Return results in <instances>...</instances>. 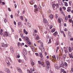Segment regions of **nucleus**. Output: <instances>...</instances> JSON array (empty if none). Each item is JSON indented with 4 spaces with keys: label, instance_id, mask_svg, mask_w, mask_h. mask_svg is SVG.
Masks as SVG:
<instances>
[{
    "label": "nucleus",
    "instance_id": "nucleus-1",
    "mask_svg": "<svg viewBox=\"0 0 73 73\" xmlns=\"http://www.w3.org/2000/svg\"><path fill=\"white\" fill-rule=\"evenodd\" d=\"M4 70L7 73H11V71H10L9 70L8 68H4Z\"/></svg>",
    "mask_w": 73,
    "mask_h": 73
},
{
    "label": "nucleus",
    "instance_id": "nucleus-2",
    "mask_svg": "<svg viewBox=\"0 0 73 73\" xmlns=\"http://www.w3.org/2000/svg\"><path fill=\"white\" fill-rule=\"evenodd\" d=\"M6 62L7 63V66H10V65H11V63L9 61V60H6Z\"/></svg>",
    "mask_w": 73,
    "mask_h": 73
},
{
    "label": "nucleus",
    "instance_id": "nucleus-3",
    "mask_svg": "<svg viewBox=\"0 0 73 73\" xmlns=\"http://www.w3.org/2000/svg\"><path fill=\"white\" fill-rule=\"evenodd\" d=\"M42 46H43V45H42L41 47H39V49L41 50L42 52H44L45 51V48Z\"/></svg>",
    "mask_w": 73,
    "mask_h": 73
},
{
    "label": "nucleus",
    "instance_id": "nucleus-4",
    "mask_svg": "<svg viewBox=\"0 0 73 73\" xmlns=\"http://www.w3.org/2000/svg\"><path fill=\"white\" fill-rule=\"evenodd\" d=\"M34 7L35 8L34 11H38V9L37 8V5H34Z\"/></svg>",
    "mask_w": 73,
    "mask_h": 73
},
{
    "label": "nucleus",
    "instance_id": "nucleus-5",
    "mask_svg": "<svg viewBox=\"0 0 73 73\" xmlns=\"http://www.w3.org/2000/svg\"><path fill=\"white\" fill-rule=\"evenodd\" d=\"M4 34H3V36L4 37H5V36H6L7 37L8 36V33L7 32H5L4 33Z\"/></svg>",
    "mask_w": 73,
    "mask_h": 73
},
{
    "label": "nucleus",
    "instance_id": "nucleus-6",
    "mask_svg": "<svg viewBox=\"0 0 73 73\" xmlns=\"http://www.w3.org/2000/svg\"><path fill=\"white\" fill-rule=\"evenodd\" d=\"M17 69L19 72H20V73H23V71H22L21 69L17 67Z\"/></svg>",
    "mask_w": 73,
    "mask_h": 73
},
{
    "label": "nucleus",
    "instance_id": "nucleus-7",
    "mask_svg": "<svg viewBox=\"0 0 73 73\" xmlns=\"http://www.w3.org/2000/svg\"><path fill=\"white\" fill-rule=\"evenodd\" d=\"M52 7L53 10H54V11L55 10V9H54L55 8V7H56V5L55 4L53 3L52 4Z\"/></svg>",
    "mask_w": 73,
    "mask_h": 73
},
{
    "label": "nucleus",
    "instance_id": "nucleus-8",
    "mask_svg": "<svg viewBox=\"0 0 73 73\" xmlns=\"http://www.w3.org/2000/svg\"><path fill=\"white\" fill-rule=\"evenodd\" d=\"M30 4L31 5H33L34 4H35V1L33 0L30 1Z\"/></svg>",
    "mask_w": 73,
    "mask_h": 73
},
{
    "label": "nucleus",
    "instance_id": "nucleus-9",
    "mask_svg": "<svg viewBox=\"0 0 73 73\" xmlns=\"http://www.w3.org/2000/svg\"><path fill=\"white\" fill-rule=\"evenodd\" d=\"M49 66H47L46 67V69L47 72H48L49 70Z\"/></svg>",
    "mask_w": 73,
    "mask_h": 73
},
{
    "label": "nucleus",
    "instance_id": "nucleus-10",
    "mask_svg": "<svg viewBox=\"0 0 73 73\" xmlns=\"http://www.w3.org/2000/svg\"><path fill=\"white\" fill-rule=\"evenodd\" d=\"M23 51L24 53L25 54H27V50H26V48H24L23 50Z\"/></svg>",
    "mask_w": 73,
    "mask_h": 73
},
{
    "label": "nucleus",
    "instance_id": "nucleus-11",
    "mask_svg": "<svg viewBox=\"0 0 73 73\" xmlns=\"http://www.w3.org/2000/svg\"><path fill=\"white\" fill-rule=\"evenodd\" d=\"M43 21L44 23H45L46 24H48V21L46 20V19H44Z\"/></svg>",
    "mask_w": 73,
    "mask_h": 73
},
{
    "label": "nucleus",
    "instance_id": "nucleus-12",
    "mask_svg": "<svg viewBox=\"0 0 73 73\" xmlns=\"http://www.w3.org/2000/svg\"><path fill=\"white\" fill-rule=\"evenodd\" d=\"M54 66L56 69H58V65H57V64H55Z\"/></svg>",
    "mask_w": 73,
    "mask_h": 73
},
{
    "label": "nucleus",
    "instance_id": "nucleus-13",
    "mask_svg": "<svg viewBox=\"0 0 73 73\" xmlns=\"http://www.w3.org/2000/svg\"><path fill=\"white\" fill-rule=\"evenodd\" d=\"M10 50H11V53H13V47H11Z\"/></svg>",
    "mask_w": 73,
    "mask_h": 73
},
{
    "label": "nucleus",
    "instance_id": "nucleus-14",
    "mask_svg": "<svg viewBox=\"0 0 73 73\" xmlns=\"http://www.w3.org/2000/svg\"><path fill=\"white\" fill-rule=\"evenodd\" d=\"M67 8L68 9L67 10V11H68V12H70V11H71V9H70V8H71V7H68Z\"/></svg>",
    "mask_w": 73,
    "mask_h": 73
},
{
    "label": "nucleus",
    "instance_id": "nucleus-15",
    "mask_svg": "<svg viewBox=\"0 0 73 73\" xmlns=\"http://www.w3.org/2000/svg\"><path fill=\"white\" fill-rule=\"evenodd\" d=\"M46 64L48 65H50V62L48 60L46 61Z\"/></svg>",
    "mask_w": 73,
    "mask_h": 73
},
{
    "label": "nucleus",
    "instance_id": "nucleus-16",
    "mask_svg": "<svg viewBox=\"0 0 73 73\" xmlns=\"http://www.w3.org/2000/svg\"><path fill=\"white\" fill-rule=\"evenodd\" d=\"M68 50L69 52H72V48L71 47H69L68 48Z\"/></svg>",
    "mask_w": 73,
    "mask_h": 73
},
{
    "label": "nucleus",
    "instance_id": "nucleus-17",
    "mask_svg": "<svg viewBox=\"0 0 73 73\" xmlns=\"http://www.w3.org/2000/svg\"><path fill=\"white\" fill-rule=\"evenodd\" d=\"M39 55L40 56L41 58H42V57H43V55H42V53L41 52L39 53Z\"/></svg>",
    "mask_w": 73,
    "mask_h": 73
},
{
    "label": "nucleus",
    "instance_id": "nucleus-18",
    "mask_svg": "<svg viewBox=\"0 0 73 73\" xmlns=\"http://www.w3.org/2000/svg\"><path fill=\"white\" fill-rule=\"evenodd\" d=\"M4 21L5 23H7V18H5Z\"/></svg>",
    "mask_w": 73,
    "mask_h": 73
},
{
    "label": "nucleus",
    "instance_id": "nucleus-19",
    "mask_svg": "<svg viewBox=\"0 0 73 73\" xmlns=\"http://www.w3.org/2000/svg\"><path fill=\"white\" fill-rule=\"evenodd\" d=\"M52 57H53L54 60H56V56H55V55H53V56H52Z\"/></svg>",
    "mask_w": 73,
    "mask_h": 73
},
{
    "label": "nucleus",
    "instance_id": "nucleus-20",
    "mask_svg": "<svg viewBox=\"0 0 73 73\" xmlns=\"http://www.w3.org/2000/svg\"><path fill=\"white\" fill-rule=\"evenodd\" d=\"M58 33L57 32H56L53 34V35L54 36H56V35H57Z\"/></svg>",
    "mask_w": 73,
    "mask_h": 73
},
{
    "label": "nucleus",
    "instance_id": "nucleus-21",
    "mask_svg": "<svg viewBox=\"0 0 73 73\" xmlns=\"http://www.w3.org/2000/svg\"><path fill=\"white\" fill-rule=\"evenodd\" d=\"M64 3L65 6H68V3H67V2H64Z\"/></svg>",
    "mask_w": 73,
    "mask_h": 73
},
{
    "label": "nucleus",
    "instance_id": "nucleus-22",
    "mask_svg": "<svg viewBox=\"0 0 73 73\" xmlns=\"http://www.w3.org/2000/svg\"><path fill=\"white\" fill-rule=\"evenodd\" d=\"M53 18V15H50V19H52Z\"/></svg>",
    "mask_w": 73,
    "mask_h": 73
},
{
    "label": "nucleus",
    "instance_id": "nucleus-23",
    "mask_svg": "<svg viewBox=\"0 0 73 73\" xmlns=\"http://www.w3.org/2000/svg\"><path fill=\"white\" fill-rule=\"evenodd\" d=\"M63 58H64V59H65V58H66V55L65 54H63Z\"/></svg>",
    "mask_w": 73,
    "mask_h": 73
},
{
    "label": "nucleus",
    "instance_id": "nucleus-24",
    "mask_svg": "<svg viewBox=\"0 0 73 73\" xmlns=\"http://www.w3.org/2000/svg\"><path fill=\"white\" fill-rule=\"evenodd\" d=\"M31 26V24L30 23H28L27 25V27H29V28H30Z\"/></svg>",
    "mask_w": 73,
    "mask_h": 73
},
{
    "label": "nucleus",
    "instance_id": "nucleus-25",
    "mask_svg": "<svg viewBox=\"0 0 73 73\" xmlns=\"http://www.w3.org/2000/svg\"><path fill=\"white\" fill-rule=\"evenodd\" d=\"M55 7H56V8H58V4H56L55 5Z\"/></svg>",
    "mask_w": 73,
    "mask_h": 73
},
{
    "label": "nucleus",
    "instance_id": "nucleus-26",
    "mask_svg": "<svg viewBox=\"0 0 73 73\" xmlns=\"http://www.w3.org/2000/svg\"><path fill=\"white\" fill-rule=\"evenodd\" d=\"M64 65L65 66H68V64H67L66 62H65L64 63Z\"/></svg>",
    "mask_w": 73,
    "mask_h": 73
},
{
    "label": "nucleus",
    "instance_id": "nucleus-27",
    "mask_svg": "<svg viewBox=\"0 0 73 73\" xmlns=\"http://www.w3.org/2000/svg\"><path fill=\"white\" fill-rule=\"evenodd\" d=\"M20 18L21 19V20H23V16H21L20 17Z\"/></svg>",
    "mask_w": 73,
    "mask_h": 73
},
{
    "label": "nucleus",
    "instance_id": "nucleus-28",
    "mask_svg": "<svg viewBox=\"0 0 73 73\" xmlns=\"http://www.w3.org/2000/svg\"><path fill=\"white\" fill-rule=\"evenodd\" d=\"M55 29H52L51 30V32H52V33H53V32H55Z\"/></svg>",
    "mask_w": 73,
    "mask_h": 73
},
{
    "label": "nucleus",
    "instance_id": "nucleus-29",
    "mask_svg": "<svg viewBox=\"0 0 73 73\" xmlns=\"http://www.w3.org/2000/svg\"><path fill=\"white\" fill-rule=\"evenodd\" d=\"M69 56L71 58H73V57H72V54H69Z\"/></svg>",
    "mask_w": 73,
    "mask_h": 73
},
{
    "label": "nucleus",
    "instance_id": "nucleus-30",
    "mask_svg": "<svg viewBox=\"0 0 73 73\" xmlns=\"http://www.w3.org/2000/svg\"><path fill=\"white\" fill-rule=\"evenodd\" d=\"M36 48H34V49L32 50L33 52H36Z\"/></svg>",
    "mask_w": 73,
    "mask_h": 73
},
{
    "label": "nucleus",
    "instance_id": "nucleus-31",
    "mask_svg": "<svg viewBox=\"0 0 73 73\" xmlns=\"http://www.w3.org/2000/svg\"><path fill=\"white\" fill-rule=\"evenodd\" d=\"M15 15L16 17H19V15L17 13H15Z\"/></svg>",
    "mask_w": 73,
    "mask_h": 73
},
{
    "label": "nucleus",
    "instance_id": "nucleus-32",
    "mask_svg": "<svg viewBox=\"0 0 73 73\" xmlns=\"http://www.w3.org/2000/svg\"><path fill=\"white\" fill-rule=\"evenodd\" d=\"M61 13L63 15H64L65 14L64 13V12L62 11H61Z\"/></svg>",
    "mask_w": 73,
    "mask_h": 73
},
{
    "label": "nucleus",
    "instance_id": "nucleus-33",
    "mask_svg": "<svg viewBox=\"0 0 73 73\" xmlns=\"http://www.w3.org/2000/svg\"><path fill=\"white\" fill-rule=\"evenodd\" d=\"M21 23L20 22H19L18 23V25L19 26H20V25H21Z\"/></svg>",
    "mask_w": 73,
    "mask_h": 73
},
{
    "label": "nucleus",
    "instance_id": "nucleus-34",
    "mask_svg": "<svg viewBox=\"0 0 73 73\" xmlns=\"http://www.w3.org/2000/svg\"><path fill=\"white\" fill-rule=\"evenodd\" d=\"M58 21L59 23H61V20H60V19H58Z\"/></svg>",
    "mask_w": 73,
    "mask_h": 73
},
{
    "label": "nucleus",
    "instance_id": "nucleus-35",
    "mask_svg": "<svg viewBox=\"0 0 73 73\" xmlns=\"http://www.w3.org/2000/svg\"><path fill=\"white\" fill-rule=\"evenodd\" d=\"M48 43V44H50V43H51V39H49V42Z\"/></svg>",
    "mask_w": 73,
    "mask_h": 73
},
{
    "label": "nucleus",
    "instance_id": "nucleus-36",
    "mask_svg": "<svg viewBox=\"0 0 73 73\" xmlns=\"http://www.w3.org/2000/svg\"><path fill=\"white\" fill-rule=\"evenodd\" d=\"M31 65H32V66H33L34 65H35V63H34V62H32L31 63Z\"/></svg>",
    "mask_w": 73,
    "mask_h": 73
},
{
    "label": "nucleus",
    "instance_id": "nucleus-37",
    "mask_svg": "<svg viewBox=\"0 0 73 73\" xmlns=\"http://www.w3.org/2000/svg\"><path fill=\"white\" fill-rule=\"evenodd\" d=\"M60 70L62 72H63L64 71V69H62V68H61Z\"/></svg>",
    "mask_w": 73,
    "mask_h": 73
},
{
    "label": "nucleus",
    "instance_id": "nucleus-38",
    "mask_svg": "<svg viewBox=\"0 0 73 73\" xmlns=\"http://www.w3.org/2000/svg\"><path fill=\"white\" fill-rule=\"evenodd\" d=\"M31 72H32V70H33V72H34V71H35V69H33L32 70V69H31Z\"/></svg>",
    "mask_w": 73,
    "mask_h": 73
},
{
    "label": "nucleus",
    "instance_id": "nucleus-39",
    "mask_svg": "<svg viewBox=\"0 0 73 73\" xmlns=\"http://www.w3.org/2000/svg\"><path fill=\"white\" fill-rule=\"evenodd\" d=\"M58 2L59 4V5H60V3H61V4H62V2H60V0H58Z\"/></svg>",
    "mask_w": 73,
    "mask_h": 73
},
{
    "label": "nucleus",
    "instance_id": "nucleus-40",
    "mask_svg": "<svg viewBox=\"0 0 73 73\" xmlns=\"http://www.w3.org/2000/svg\"><path fill=\"white\" fill-rule=\"evenodd\" d=\"M69 21L70 23H72V20L71 19H69Z\"/></svg>",
    "mask_w": 73,
    "mask_h": 73
},
{
    "label": "nucleus",
    "instance_id": "nucleus-41",
    "mask_svg": "<svg viewBox=\"0 0 73 73\" xmlns=\"http://www.w3.org/2000/svg\"><path fill=\"white\" fill-rule=\"evenodd\" d=\"M62 8L65 11V10H66V7H63Z\"/></svg>",
    "mask_w": 73,
    "mask_h": 73
},
{
    "label": "nucleus",
    "instance_id": "nucleus-42",
    "mask_svg": "<svg viewBox=\"0 0 73 73\" xmlns=\"http://www.w3.org/2000/svg\"><path fill=\"white\" fill-rule=\"evenodd\" d=\"M4 33V32H0V34L1 35H3V33Z\"/></svg>",
    "mask_w": 73,
    "mask_h": 73
},
{
    "label": "nucleus",
    "instance_id": "nucleus-43",
    "mask_svg": "<svg viewBox=\"0 0 73 73\" xmlns=\"http://www.w3.org/2000/svg\"><path fill=\"white\" fill-rule=\"evenodd\" d=\"M38 62L39 65H41V63L40 62V61H38Z\"/></svg>",
    "mask_w": 73,
    "mask_h": 73
},
{
    "label": "nucleus",
    "instance_id": "nucleus-44",
    "mask_svg": "<svg viewBox=\"0 0 73 73\" xmlns=\"http://www.w3.org/2000/svg\"><path fill=\"white\" fill-rule=\"evenodd\" d=\"M26 40H27V41H29V38H28L27 37L26 38Z\"/></svg>",
    "mask_w": 73,
    "mask_h": 73
},
{
    "label": "nucleus",
    "instance_id": "nucleus-45",
    "mask_svg": "<svg viewBox=\"0 0 73 73\" xmlns=\"http://www.w3.org/2000/svg\"><path fill=\"white\" fill-rule=\"evenodd\" d=\"M8 10L9 11V12H11V9H10V8H8Z\"/></svg>",
    "mask_w": 73,
    "mask_h": 73
},
{
    "label": "nucleus",
    "instance_id": "nucleus-46",
    "mask_svg": "<svg viewBox=\"0 0 73 73\" xmlns=\"http://www.w3.org/2000/svg\"><path fill=\"white\" fill-rule=\"evenodd\" d=\"M28 43L29 44V45H31V43L29 41H28Z\"/></svg>",
    "mask_w": 73,
    "mask_h": 73
},
{
    "label": "nucleus",
    "instance_id": "nucleus-47",
    "mask_svg": "<svg viewBox=\"0 0 73 73\" xmlns=\"http://www.w3.org/2000/svg\"><path fill=\"white\" fill-rule=\"evenodd\" d=\"M25 33V35H28V31H26L25 33Z\"/></svg>",
    "mask_w": 73,
    "mask_h": 73
},
{
    "label": "nucleus",
    "instance_id": "nucleus-48",
    "mask_svg": "<svg viewBox=\"0 0 73 73\" xmlns=\"http://www.w3.org/2000/svg\"><path fill=\"white\" fill-rule=\"evenodd\" d=\"M70 5H72V2L71 1H70L69 2Z\"/></svg>",
    "mask_w": 73,
    "mask_h": 73
},
{
    "label": "nucleus",
    "instance_id": "nucleus-49",
    "mask_svg": "<svg viewBox=\"0 0 73 73\" xmlns=\"http://www.w3.org/2000/svg\"><path fill=\"white\" fill-rule=\"evenodd\" d=\"M34 48H35V47H34V46H32L31 47V49H32V50Z\"/></svg>",
    "mask_w": 73,
    "mask_h": 73
},
{
    "label": "nucleus",
    "instance_id": "nucleus-50",
    "mask_svg": "<svg viewBox=\"0 0 73 73\" xmlns=\"http://www.w3.org/2000/svg\"><path fill=\"white\" fill-rule=\"evenodd\" d=\"M42 66H43V67H45V66H44V64L43 63L42 64H41Z\"/></svg>",
    "mask_w": 73,
    "mask_h": 73
},
{
    "label": "nucleus",
    "instance_id": "nucleus-51",
    "mask_svg": "<svg viewBox=\"0 0 73 73\" xmlns=\"http://www.w3.org/2000/svg\"><path fill=\"white\" fill-rule=\"evenodd\" d=\"M18 61L19 62H21V60L20 59L18 60Z\"/></svg>",
    "mask_w": 73,
    "mask_h": 73
},
{
    "label": "nucleus",
    "instance_id": "nucleus-52",
    "mask_svg": "<svg viewBox=\"0 0 73 73\" xmlns=\"http://www.w3.org/2000/svg\"><path fill=\"white\" fill-rule=\"evenodd\" d=\"M36 40H39L40 38H39V37L38 36H37L36 37Z\"/></svg>",
    "mask_w": 73,
    "mask_h": 73
},
{
    "label": "nucleus",
    "instance_id": "nucleus-53",
    "mask_svg": "<svg viewBox=\"0 0 73 73\" xmlns=\"http://www.w3.org/2000/svg\"><path fill=\"white\" fill-rule=\"evenodd\" d=\"M35 54L36 56H38V53H35Z\"/></svg>",
    "mask_w": 73,
    "mask_h": 73
},
{
    "label": "nucleus",
    "instance_id": "nucleus-54",
    "mask_svg": "<svg viewBox=\"0 0 73 73\" xmlns=\"http://www.w3.org/2000/svg\"><path fill=\"white\" fill-rule=\"evenodd\" d=\"M28 21V19H25V22L27 23Z\"/></svg>",
    "mask_w": 73,
    "mask_h": 73
},
{
    "label": "nucleus",
    "instance_id": "nucleus-55",
    "mask_svg": "<svg viewBox=\"0 0 73 73\" xmlns=\"http://www.w3.org/2000/svg\"><path fill=\"white\" fill-rule=\"evenodd\" d=\"M56 45H58V43L57 42H56Z\"/></svg>",
    "mask_w": 73,
    "mask_h": 73
},
{
    "label": "nucleus",
    "instance_id": "nucleus-56",
    "mask_svg": "<svg viewBox=\"0 0 73 73\" xmlns=\"http://www.w3.org/2000/svg\"><path fill=\"white\" fill-rule=\"evenodd\" d=\"M25 32H26V30H25V29H24L23 30V32H24V33H25Z\"/></svg>",
    "mask_w": 73,
    "mask_h": 73
},
{
    "label": "nucleus",
    "instance_id": "nucleus-57",
    "mask_svg": "<svg viewBox=\"0 0 73 73\" xmlns=\"http://www.w3.org/2000/svg\"><path fill=\"white\" fill-rule=\"evenodd\" d=\"M11 18L12 19L13 18V15H11Z\"/></svg>",
    "mask_w": 73,
    "mask_h": 73
},
{
    "label": "nucleus",
    "instance_id": "nucleus-58",
    "mask_svg": "<svg viewBox=\"0 0 73 73\" xmlns=\"http://www.w3.org/2000/svg\"><path fill=\"white\" fill-rule=\"evenodd\" d=\"M53 27V26H50V29H51V28H52V27Z\"/></svg>",
    "mask_w": 73,
    "mask_h": 73
},
{
    "label": "nucleus",
    "instance_id": "nucleus-59",
    "mask_svg": "<svg viewBox=\"0 0 73 73\" xmlns=\"http://www.w3.org/2000/svg\"><path fill=\"white\" fill-rule=\"evenodd\" d=\"M11 29V31L13 32H14V30H13V29L12 28Z\"/></svg>",
    "mask_w": 73,
    "mask_h": 73
},
{
    "label": "nucleus",
    "instance_id": "nucleus-60",
    "mask_svg": "<svg viewBox=\"0 0 73 73\" xmlns=\"http://www.w3.org/2000/svg\"><path fill=\"white\" fill-rule=\"evenodd\" d=\"M25 60H26V61L28 60V59H27V58H26V57H25Z\"/></svg>",
    "mask_w": 73,
    "mask_h": 73
},
{
    "label": "nucleus",
    "instance_id": "nucleus-61",
    "mask_svg": "<svg viewBox=\"0 0 73 73\" xmlns=\"http://www.w3.org/2000/svg\"><path fill=\"white\" fill-rule=\"evenodd\" d=\"M18 46H20V42H19L18 43Z\"/></svg>",
    "mask_w": 73,
    "mask_h": 73
},
{
    "label": "nucleus",
    "instance_id": "nucleus-62",
    "mask_svg": "<svg viewBox=\"0 0 73 73\" xmlns=\"http://www.w3.org/2000/svg\"><path fill=\"white\" fill-rule=\"evenodd\" d=\"M70 40L71 41H73V38H70Z\"/></svg>",
    "mask_w": 73,
    "mask_h": 73
},
{
    "label": "nucleus",
    "instance_id": "nucleus-63",
    "mask_svg": "<svg viewBox=\"0 0 73 73\" xmlns=\"http://www.w3.org/2000/svg\"><path fill=\"white\" fill-rule=\"evenodd\" d=\"M5 45L6 47L8 46V44H5Z\"/></svg>",
    "mask_w": 73,
    "mask_h": 73
},
{
    "label": "nucleus",
    "instance_id": "nucleus-64",
    "mask_svg": "<svg viewBox=\"0 0 73 73\" xmlns=\"http://www.w3.org/2000/svg\"><path fill=\"white\" fill-rule=\"evenodd\" d=\"M60 11H62V8L61 7H60Z\"/></svg>",
    "mask_w": 73,
    "mask_h": 73
}]
</instances>
